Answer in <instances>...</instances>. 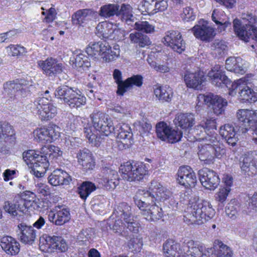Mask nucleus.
Returning <instances> with one entry per match:
<instances>
[{
  "instance_id": "nucleus-35",
  "label": "nucleus",
  "mask_w": 257,
  "mask_h": 257,
  "mask_svg": "<svg viewBox=\"0 0 257 257\" xmlns=\"http://www.w3.org/2000/svg\"><path fill=\"white\" fill-rule=\"evenodd\" d=\"M129 38L132 43L140 48L148 47L152 44L150 38L145 34L140 32L131 33Z\"/></svg>"
},
{
  "instance_id": "nucleus-53",
  "label": "nucleus",
  "mask_w": 257,
  "mask_h": 257,
  "mask_svg": "<svg viewBox=\"0 0 257 257\" xmlns=\"http://www.w3.org/2000/svg\"><path fill=\"white\" fill-rule=\"evenodd\" d=\"M108 24L106 22H102L99 23L96 27L97 36L102 38H107L108 35L107 32Z\"/></svg>"
},
{
  "instance_id": "nucleus-43",
  "label": "nucleus",
  "mask_w": 257,
  "mask_h": 257,
  "mask_svg": "<svg viewBox=\"0 0 257 257\" xmlns=\"http://www.w3.org/2000/svg\"><path fill=\"white\" fill-rule=\"evenodd\" d=\"M143 77L140 75H133L125 79L124 89L125 92L131 89L134 85L141 87L143 84Z\"/></svg>"
},
{
  "instance_id": "nucleus-14",
  "label": "nucleus",
  "mask_w": 257,
  "mask_h": 257,
  "mask_svg": "<svg viewBox=\"0 0 257 257\" xmlns=\"http://www.w3.org/2000/svg\"><path fill=\"white\" fill-rule=\"evenodd\" d=\"M115 128L116 133L112 134H117V147L120 150L128 148L133 144L132 130L127 124L123 123L117 125Z\"/></svg>"
},
{
  "instance_id": "nucleus-38",
  "label": "nucleus",
  "mask_w": 257,
  "mask_h": 257,
  "mask_svg": "<svg viewBox=\"0 0 257 257\" xmlns=\"http://www.w3.org/2000/svg\"><path fill=\"white\" fill-rule=\"evenodd\" d=\"M180 250H181L180 245L172 239L167 240L163 244L164 252L174 257H175L177 253L179 255H183V254L179 253Z\"/></svg>"
},
{
  "instance_id": "nucleus-4",
  "label": "nucleus",
  "mask_w": 257,
  "mask_h": 257,
  "mask_svg": "<svg viewBox=\"0 0 257 257\" xmlns=\"http://www.w3.org/2000/svg\"><path fill=\"white\" fill-rule=\"evenodd\" d=\"M90 117L93 125H87L84 127V136L95 147L104 146L105 141L108 140L107 137L112 133H116L115 128L107 115L101 111H94Z\"/></svg>"
},
{
  "instance_id": "nucleus-2",
  "label": "nucleus",
  "mask_w": 257,
  "mask_h": 257,
  "mask_svg": "<svg viewBox=\"0 0 257 257\" xmlns=\"http://www.w3.org/2000/svg\"><path fill=\"white\" fill-rule=\"evenodd\" d=\"M213 84L217 87L224 84L229 88V94L235 95L238 93L239 99L244 102L252 103L257 101L256 93L251 88V84L245 78H241L231 83V80L220 69L219 65L215 66L208 73Z\"/></svg>"
},
{
  "instance_id": "nucleus-55",
  "label": "nucleus",
  "mask_w": 257,
  "mask_h": 257,
  "mask_svg": "<svg viewBox=\"0 0 257 257\" xmlns=\"http://www.w3.org/2000/svg\"><path fill=\"white\" fill-rule=\"evenodd\" d=\"M230 191V188H225L224 187L220 188L219 191L215 194V200L223 204L226 201Z\"/></svg>"
},
{
  "instance_id": "nucleus-63",
  "label": "nucleus",
  "mask_w": 257,
  "mask_h": 257,
  "mask_svg": "<svg viewBox=\"0 0 257 257\" xmlns=\"http://www.w3.org/2000/svg\"><path fill=\"white\" fill-rule=\"evenodd\" d=\"M246 67L245 65V61L241 58V61L239 62H236L234 65L233 71L234 73L237 74H243L246 72Z\"/></svg>"
},
{
  "instance_id": "nucleus-44",
  "label": "nucleus",
  "mask_w": 257,
  "mask_h": 257,
  "mask_svg": "<svg viewBox=\"0 0 257 257\" xmlns=\"http://www.w3.org/2000/svg\"><path fill=\"white\" fill-rule=\"evenodd\" d=\"M170 126L164 121L158 123L156 126L157 137L162 141L166 140V137L169 132Z\"/></svg>"
},
{
  "instance_id": "nucleus-26",
  "label": "nucleus",
  "mask_w": 257,
  "mask_h": 257,
  "mask_svg": "<svg viewBox=\"0 0 257 257\" xmlns=\"http://www.w3.org/2000/svg\"><path fill=\"white\" fill-rule=\"evenodd\" d=\"M48 181L53 186L67 185L74 183L76 180L73 179L66 171L61 169L55 170L48 177Z\"/></svg>"
},
{
  "instance_id": "nucleus-50",
  "label": "nucleus",
  "mask_w": 257,
  "mask_h": 257,
  "mask_svg": "<svg viewBox=\"0 0 257 257\" xmlns=\"http://www.w3.org/2000/svg\"><path fill=\"white\" fill-rule=\"evenodd\" d=\"M183 132L179 131L178 129H173L171 127L170 128L168 135L166 137V140L169 143H175L181 140L182 137Z\"/></svg>"
},
{
  "instance_id": "nucleus-60",
  "label": "nucleus",
  "mask_w": 257,
  "mask_h": 257,
  "mask_svg": "<svg viewBox=\"0 0 257 257\" xmlns=\"http://www.w3.org/2000/svg\"><path fill=\"white\" fill-rule=\"evenodd\" d=\"M132 12V8L130 5L123 4L120 9L118 8V16H133Z\"/></svg>"
},
{
  "instance_id": "nucleus-57",
  "label": "nucleus",
  "mask_w": 257,
  "mask_h": 257,
  "mask_svg": "<svg viewBox=\"0 0 257 257\" xmlns=\"http://www.w3.org/2000/svg\"><path fill=\"white\" fill-rule=\"evenodd\" d=\"M52 104L47 97L43 96L37 98L32 104L34 108H36L38 111L42 109L44 106Z\"/></svg>"
},
{
  "instance_id": "nucleus-17",
  "label": "nucleus",
  "mask_w": 257,
  "mask_h": 257,
  "mask_svg": "<svg viewBox=\"0 0 257 257\" xmlns=\"http://www.w3.org/2000/svg\"><path fill=\"white\" fill-rule=\"evenodd\" d=\"M199 97L203 99L205 103L209 105L216 115L222 114L227 105L225 99L212 93L200 95Z\"/></svg>"
},
{
  "instance_id": "nucleus-18",
  "label": "nucleus",
  "mask_w": 257,
  "mask_h": 257,
  "mask_svg": "<svg viewBox=\"0 0 257 257\" xmlns=\"http://www.w3.org/2000/svg\"><path fill=\"white\" fill-rule=\"evenodd\" d=\"M117 213L120 217L124 220V225L130 231L138 233L139 231V224L133 219L131 212V207L125 203H122L117 208Z\"/></svg>"
},
{
  "instance_id": "nucleus-48",
  "label": "nucleus",
  "mask_w": 257,
  "mask_h": 257,
  "mask_svg": "<svg viewBox=\"0 0 257 257\" xmlns=\"http://www.w3.org/2000/svg\"><path fill=\"white\" fill-rule=\"evenodd\" d=\"M211 48L214 54L222 55L226 51L227 46L224 41L215 40L212 44Z\"/></svg>"
},
{
  "instance_id": "nucleus-1",
  "label": "nucleus",
  "mask_w": 257,
  "mask_h": 257,
  "mask_svg": "<svg viewBox=\"0 0 257 257\" xmlns=\"http://www.w3.org/2000/svg\"><path fill=\"white\" fill-rule=\"evenodd\" d=\"M169 195V191L159 182L153 180L149 190H139L133 199L144 218L150 222L156 221L163 216L162 209L157 203L166 200Z\"/></svg>"
},
{
  "instance_id": "nucleus-61",
  "label": "nucleus",
  "mask_w": 257,
  "mask_h": 257,
  "mask_svg": "<svg viewBox=\"0 0 257 257\" xmlns=\"http://www.w3.org/2000/svg\"><path fill=\"white\" fill-rule=\"evenodd\" d=\"M10 49L13 56H23L27 53L26 49L20 45H11Z\"/></svg>"
},
{
  "instance_id": "nucleus-24",
  "label": "nucleus",
  "mask_w": 257,
  "mask_h": 257,
  "mask_svg": "<svg viewBox=\"0 0 257 257\" xmlns=\"http://www.w3.org/2000/svg\"><path fill=\"white\" fill-rule=\"evenodd\" d=\"M76 157L78 162L82 166V171L86 173H90L95 165L91 152L86 149L80 150L77 154Z\"/></svg>"
},
{
  "instance_id": "nucleus-54",
  "label": "nucleus",
  "mask_w": 257,
  "mask_h": 257,
  "mask_svg": "<svg viewBox=\"0 0 257 257\" xmlns=\"http://www.w3.org/2000/svg\"><path fill=\"white\" fill-rule=\"evenodd\" d=\"M135 28L139 31H143L146 33H150L154 31V27L147 21L136 22Z\"/></svg>"
},
{
  "instance_id": "nucleus-51",
  "label": "nucleus",
  "mask_w": 257,
  "mask_h": 257,
  "mask_svg": "<svg viewBox=\"0 0 257 257\" xmlns=\"http://www.w3.org/2000/svg\"><path fill=\"white\" fill-rule=\"evenodd\" d=\"M215 243H217L219 246L217 254V257H231L232 256V252L226 245L219 240H216Z\"/></svg>"
},
{
  "instance_id": "nucleus-45",
  "label": "nucleus",
  "mask_w": 257,
  "mask_h": 257,
  "mask_svg": "<svg viewBox=\"0 0 257 257\" xmlns=\"http://www.w3.org/2000/svg\"><path fill=\"white\" fill-rule=\"evenodd\" d=\"M49 160L46 153H43L42 148L41 151L38 152L36 162H35L33 165L35 167H41L43 168L48 169L50 165Z\"/></svg>"
},
{
  "instance_id": "nucleus-8",
  "label": "nucleus",
  "mask_w": 257,
  "mask_h": 257,
  "mask_svg": "<svg viewBox=\"0 0 257 257\" xmlns=\"http://www.w3.org/2000/svg\"><path fill=\"white\" fill-rule=\"evenodd\" d=\"M148 165L142 162H127L119 167V172L124 180L130 182L142 180L148 173Z\"/></svg>"
},
{
  "instance_id": "nucleus-47",
  "label": "nucleus",
  "mask_w": 257,
  "mask_h": 257,
  "mask_svg": "<svg viewBox=\"0 0 257 257\" xmlns=\"http://www.w3.org/2000/svg\"><path fill=\"white\" fill-rule=\"evenodd\" d=\"M110 228L114 232L118 233V234L122 237H124L126 239H128L129 234L127 231L124 230V225L121 220H116L112 225H109Z\"/></svg>"
},
{
  "instance_id": "nucleus-19",
  "label": "nucleus",
  "mask_w": 257,
  "mask_h": 257,
  "mask_svg": "<svg viewBox=\"0 0 257 257\" xmlns=\"http://www.w3.org/2000/svg\"><path fill=\"white\" fill-rule=\"evenodd\" d=\"M164 42L174 51L181 54L185 49V43L178 31H169L164 37Z\"/></svg>"
},
{
  "instance_id": "nucleus-20",
  "label": "nucleus",
  "mask_w": 257,
  "mask_h": 257,
  "mask_svg": "<svg viewBox=\"0 0 257 257\" xmlns=\"http://www.w3.org/2000/svg\"><path fill=\"white\" fill-rule=\"evenodd\" d=\"M199 23L200 25L194 26L191 31L196 38L209 42L215 36L214 29L208 26L207 22L203 19L200 20Z\"/></svg>"
},
{
  "instance_id": "nucleus-31",
  "label": "nucleus",
  "mask_w": 257,
  "mask_h": 257,
  "mask_svg": "<svg viewBox=\"0 0 257 257\" xmlns=\"http://www.w3.org/2000/svg\"><path fill=\"white\" fill-rule=\"evenodd\" d=\"M20 230V239L21 242L25 244H32L36 237V230L32 226H28L25 223L18 225Z\"/></svg>"
},
{
  "instance_id": "nucleus-64",
  "label": "nucleus",
  "mask_w": 257,
  "mask_h": 257,
  "mask_svg": "<svg viewBox=\"0 0 257 257\" xmlns=\"http://www.w3.org/2000/svg\"><path fill=\"white\" fill-rule=\"evenodd\" d=\"M79 139L78 138L68 137L66 138L65 146L68 149L75 148L79 146Z\"/></svg>"
},
{
  "instance_id": "nucleus-39",
  "label": "nucleus",
  "mask_w": 257,
  "mask_h": 257,
  "mask_svg": "<svg viewBox=\"0 0 257 257\" xmlns=\"http://www.w3.org/2000/svg\"><path fill=\"white\" fill-rule=\"evenodd\" d=\"M38 112L42 120H48L56 116L57 113V109L56 107L52 104L44 106L43 108Z\"/></svg>"
},
{
  "instance_id": "nucleus-16",
  "label": "nucleus",
  "mask_w": 257,
  "mask_h": 257,
  "mask_svg": "<svg viewBox=\"0 0 257 257\" xmlns=\"http://www.w3.org/2000/svg\"><path fill=\"white\" fill-rule=\"evenodd\" d=\"M199 180L203 187L209 190H214L220 183L217 174L212 170L204 168L198 171Z\"/></svg>"
},
{
  "instance_id": "nucleus-29",
  "label": "nucleus",
  "mask_w": 257,
  "mask_h": 257,
  "mask_svg": "<svg viewBox=\"0 0 257 257\" xmlns=\"http://www.w3.org/2000/svg\"><path fill=\"white\" fill-rule=\"evenodd\" d=\"M0 245L2 249L8 254L15 255L20 252V243L11 236H6L2 237Z\"/></svg>"
},
{
  "instance_id": "nucleus-9",
  "label": "nucleus",
  "mask_w": 257,
  "mask_h": 257,
  "mask_svg": "<svg viewBox=\"0 0 257 257\" xmlns=\"http://www.w3.org/2000/svg\"><path fill=\"white\" fill-rule=\"evenodd\" d=\"M243 20L247 21V23L243 24L238 19L233 20V25L235 34L240 40L245 42L249 41L250 39L257 41V27L253 25L257 21V17H250L249 20L244 18Z\"/></svg>"
},
{
  "instance_id": "nucleus-15",
  "label": "nucleus",
  "mask_w": 257,
  "mask_h": 257,
  "mask_svg": "<svg viewBox=\"0 0 257 257\" xmlns=\"http://www.w3.org/2000/svg\"><path fill=\"white\" fill-rule=\"evenodd\" d=\"M177 182L185 188L193 187L197 180L196 174L192 168L187 165L181 166L177 172Z\"/></svg>"
},
{
  "instance_id": "nucleus-30",
  "label": "nucleus",
  "mask_w": 257,
  "mask_h": 257,
  "mask_svg": "<svg viewBox=\"0 0 257 257\" xmlns=\"http://www.w3.org/2000/svg\"><path fill=\"white\" fill-rule=\"evenodd\" d=\"M210 135L203 127L201 123L197 124L194 127L189 130V131L185 135V137L190 142L204 141L207 142V137Z\"/></svg>"
},
{
  "instance_id": "nucleus-23",
  "label": "nucleus",
  "mask_w": 257,
  "mask_h": 257,
  "mask_svg": "<svg viewBox=\"0 0 257 257\" xmlns=\"http://www.w3.org/2000/svg\"><path fill=\"white\" fill-rule=\"evenodd\" d=\"M184 81L189 88L195 89H201L203 86L205 78L203 71L200 70L193 72L187 71L184 76Z\"/></svg>"
},
{
  "instance_id": "nucleus-21",
  "label": "nucleus",
  "mask_w": 257,
  "mask_h": 257,
  "mask_svg": "<svg viewBox=\"0 0 257 257\" xmlns=\"http://www.w3.org/2000/svg\"><path fill=\"white\" fill-rule=\"evenodd\" d=\"M48 218L50 221L56 225H63L71 219L69 209L63 206H56L54 211L50 212Z\"/></svg>"
},
{
  "instance_id": "nucleus-3",
  "label": "nucleus",
  "mask_w": 257,
  "mask_h": 257,
  "mask_svg": "<svg viewBox=\"0 0 257 257\" xmlns=\"http://www.w3.org/2000/svg\"><path fill=\"white\" fill-rule=\"evenodd\" d=\"M236 117L237 120L234 126L227 123L220 128V135L232 147L236 145L240 134L245 133L248 128L254 127L257 123V110H239L236 113Z\"/></svg>"
},
{
  "instance_id": "nucleus-10",
  "label": "nucleus",
  "mask_w": 257,
  "mask_h": 257,
  "mask_svg": "<svg viewBox=\"0 0 257 257\" xmlns=\"http://www.w3.org/2000/svg\"><path fill=\"white\" fill-rule=\"evenodd\" d=\"M4 88L5 92L14 97H25L35 90V86L28 81L24 79H16L9 81L4 83Z\"/></svg>"
},
{
  "instance_id": "nucleus-46",
  "label": "nucleus",
  "mask_w": 257,
  "mask_h": 257,
  "mask_svg": "<svg viewBox=\"0 0 257 257\" xmlns=\"http://www.w3.org/2000/svg\"><path fill=\"white\" fill-rule=\"evenodd\" d=\"M130 239L128 241L127 246L130 250L132 252H140L143 246V240L142 238L131 237L129 235L128 239Z\"/></svg>"
},
{
  "instance_id": "nucleus-49",
  "label": "nucleus",
  "mask_w": 257,
  "mask_h": 257,
  "mask_svg": "<svg viewBox=\"0 0 257 257\" xmlns=\"http://www.w3.org/2000/svg\"><path fill=\"white\" fill-rule=\"evenodd\" d=\"M42 151L43 153H46L49 159L51 157L57 158L62 154V152L59 148L53 145L45 146L42 147Z\"/></svg>"
},
{
  "instance_id": "nucleus-5",
  "label": "nucleus",
  "mask_w": 257,
  "mask_h": 257,
  "mask_svg": "<svg viewBox=\"0 0 257 257\" xmlns=\"http://www.w3.org/2000/svg\"><path fill=\"white\" fill-rule=\"evenodd\" d=\"M119 46L115 45L113 49L106 41L91 42L86 47L85 52L94 60L100 57L103 61L109 62L115 60L119 56Z\"/></svg>"
},
{
  "instance_id": "nucleus-28",
  "label": "nucleus",
  "mask_w": 257,
  "mask_h": 257,
  "mask_svg": "<svg viewBox=\"0 0 257 257\" xmlns=\"http://www.w3.org/2000/svg\"><path fill=\"white\" fill-rule=\"evenodd\" d=\"M174 123L176 126H180L183 130L184 135H186L189 130L194 124L195 118L192 113H180L176 115Z\"/></svg>"
},
{
  "instance_id": "nucleus-37",
  "label": "nucleus",
  "mask_w": 257,
  "mask_h": 257,
  "mask_svg": "<svg viewBox=\"0 0 257 257\" xmlns=\"http://www.w3.org/2000/svg\"><path fill=\"white\" fill-rule=\"evenodd\" d=\"M97 187L94 183L90 181H84L77 188V192L80 197L84 201L86 200L89 195L96 190Z\"/></svg>"
},
{
  "instance_id": "nucleus-13",
  "label": "nucleus",
  "mask_w": 257,
  "mask_h": 257,
  "mask_svg": "<svg viewBox=\"0 0 257 257\" xmlns=\"http://www.w3.org/2000/svg\"><path fill=\"white\" fill-rule=\"evenodd\" d=\"M60 128L54 124H49L46 127L34 131L35 139L42 143H51L59 137Z\"/></svg>"
},
{
  "instance_id": "nucleus-25",
  "label": "nucleus",
  "mask_w": 257,
  "mask_h": 257,
  "mask_svg": "<svg viewBox=\"0 0 257 257\" xmlns=\"http://www.w3.org/2000/svg\"><path fill=\"white\" fill-rule=\"evenodd\" d=\"M239 165L241 170L248 176L257 173V156H254L252 153H248L241 157Z\"/></svg>"
},
{
  "instance_id": "nucleus-59",
  "label": "nucleus",
  "mask_w": 257,
  "mask_h": 257,
  "mask_svg": "<svg viewBox=\"0 0 257 257\" xmlns=\"http://www.w3.org/2000/svg\"><path fill=\"white\" fill-rule=\"evenodd\" d=\"M15 204L18 211L24 212L27 208L26 200L22 198L21 196L18 194L14 199Z\"/></svg>"
},
{
  "instance_id": "nucleus-41",
  "label": "nucleus",
  "mask_w": 257,
  "mask_h": 257,
  "mask_svg": "<svg viewBox=\"0 0 257 257\" xmlns=\"http://www.w3.org/2000/svg\"><path fill=\"white\" fill-rule=\"evenodd\" d=\"M119 6L117 4H108L101 7L99 16H118Z\"/></svg>"
},
{
  "instance_id": "nucleus-22",
  "label": "nucleus",
  "mask_w": 257,
  "mask_h": 257,
  "mask_svg": "<svg viewBox=\"0 0 257 257\" xmlns=\"http://www.w3.org/2000/svg\"><path fill=\"white\" fill-rule=\"evenodd\" d=\"M101 173L102 185L107 190H113L119 183L118 175L117 171L111 167H103Z\"/></svg>"
},
{
  "instance_id": "nucleus-58",
  "label": "nucleus",
  "mask_w": 257,
  "mask_h": 257,
  "mask_svg": "<svg viewBox=\"0 0 257 257\" xmlns=\"http://www.w3.org/2000/svg\"><path fill=\"white\" fill-rule=\"evenodd\" d=\"M204 130L207 132L210 130H216V119L213 118L204 119L201 122Z\"/></svg>"
},
{
  "instance_id": "nucleus-11",
  "label": "nucleus",
  "mask_w": 257,
  "mask_h": 257,
  "mask_svg": "<svg viewBox=\"0 0 257 257\" xmlns=\"http://www.w3.org/2000/svg\"><path fill=\"white\" fill-rule=\"evenodd\" d=\"M39 247L44 252H52L54 250L65 252L68 249L66 240L60 236L44 234L40 237Z\"/></svg>"
},
{
  "instance_id": "nucleus-52",
  "label": "nucleus",
  "mask_w": 257,
  "mask_h": 257,
  "mask_svg": "<svg viewBox=\"0 0 257 257\" xmlns=\"http://www.w3.org/2000/svg\"><path fill=\"white\" fill-rule=\"evenodd\" d=\"M38 152L39 151L32 150L23 152V158L28 165L30 164L31 166H33L35 162H36Z\"/></svg>"
},
{
  "instance_id": "nucleus-27",
  "label": "nucleus",
  "mask_w": 257,
  "mask_h": 257,
  "mask_svg": "<svg viewBox=\"0 0 257 257\" xmlns=\"http://www.w3.org/2000/svg\"><path fill=\"white\" fill-rule=\"evenodd\" d=\"M205 247L202 244L192 240L185 241L180 250V254L191 255V256H199L201 252L204 251Z\"/></svg>"
},
{
  "instance_id": "nucleus-36",
  "label": "nucleus",
  "mask_w": 257,
  "mask_h": 257,
  "mask_svg": "<svg viewBox=\"0 0 257 257\" xmlns=\"http://www.w3.org/2000/svg\"><path fill=\"white\" fill-rule=\"evenodd\" d=\"M154 93L156 97L162 102H170L173 96L172 89L167 85L156 88Z\"/></svg>"
},
{
  "instance_id": "nucleus-12",
  "label": "nucleus",
  "mask_w": 257,
  "mask_h": 257,
  "mask_svg": "<svg viewBox=\"0 0 257 257\" xmlns=\"http://www.w3.org/2000/svg\"><path fill=\"white\" fill-rule=\"evenodd\" d=\"M37 64L43 74L52 79L58 76L63 70V64L52 57L48 58L45 60H39Z\"/></svg>"
},
{
  "instance_id": "nucleus-42",
  "label": "nucleus",
  "mask_w": 257,
  "mask_h": 257,
  "mask_svg": "<svg viewBox=\"0 0 257 257\" xmlns=\"http://www.w3.org/2000/svg\"><path fill=\"white\" fill-rule=\"evenodd\" d=\"M211 151H212L211 144L206 142L205 145L200 148L198 153L199 159L202 161L211 160L214 157Z\"/></svg>"
},
{
  "instance_id": "nucleus-6",
  "label": "nucleus",
  "mask_w": 257,
  "mask_h": 257,
  "mask_svg": "<svg viewBox=\"0 0 257 257\" xmlns=\"http://www.w3.org/2000/svg\"><path fill=\"white\" fill-rule=\"evenodd\" d=\"M187 211L190 213L192 223L201 224L213 218L215 211L207 201L198 199L189 203Z\"/></svg>"
},
{
  "instance_id": "nucleus-32",
  "label": "nucleus",
  "mask_w": 257,
  "mask_h": 257,
  "mask_svg": "<svg viewBox=\"0 0 257 257\" xmlns=\"http://www.w3.org/2000/svg\"><path fill=\"white\" fill-rule=\"evenodd\" d=\"M210 133L211 135H208L206 139L207 140V143L211 144L212 156L214 155L217 158H221L225 153L224 146L217 140V135L216 133H212L211 132Z\"/></svg>"
},
{
  "instance_id": "nucleus-34",
  "label": "nucleus",
  "mask_w": 257,
  "mask_h": 257,
  "mask_svg": "<svg viewBox=\"0 0 257 257\" xmlns=\"http://www.w3.org/2000/svg\"><path fill=\"white\" fill-rule=\"evenodd\" d=\"M70 61L72 62L73 67L78 71L85 70L91 66L88 56L82 53H79L73 57H71Z\"/></svg>"
},
{
  "instance_id": "nucleus-40",
  "label": "nucleus",
  "mask_w": 257,
  "mask_h": 257,
  "mask_svg": "<svg viewBox=\"0 0 257 257\" xmlns=\"http://www.w3.org/2000/svg\"><path fill=\"white\" fill-rule=\"evenodd\" d=\"M112 76L115 82L117 85L116 93L118 95H123L125 92V90L124 89L125 80L124 81L122 80L121 72L117 69H115L113 70Z\"/></svg>"
},
{
  "instance_id": "nucleus-62",
  "label": "nucleus",
  "mask_w": 257,
  "mask_h": 257,
  "mask_svg": "<svg viewBox=\"0 0 257 257\" xmlns=\"http://www.w3.org/2000/svg\"><path fill=\"white\" fill-rule=\"evenodd\" d=\"M30 168H31L30 173L38 178L42 177L48 169L41 167H35L34 165L30 166Z\"/></svg>"
},
{
  "instance_id": "nucleus-7",
  "label": "nucleus",
  "mask_w": 257,
  "mask_h": 257,
  "mask_svg": "<svg viewBox=\"0 0 257 257\" xmlns=\"http://www.w3.org/2000/svg\"><path fill=\"white\" fill-rule=\"evenodd\" d=\"M55 97L70 108H78L86 104V97L76 87L63 85L58 87L54 92Z\"/></svg>"
},
{
  "instance_id": "nucleus-33",
  "label": "nucleus",
  "mask_w": 257,
  "mask_h": 257,
  "mask_svg": "<svg viewBox=\"0 0 257 257\" xmlns=\"http://www.w3.org/2000/svg\"><path fill=\"white\" fill-rule=\"evenodd\" d=\"M0 140H5L9 143H14L16 140L15 130L7 122H0Z\"/></svg>"
},
{
  "instance_id": "nucleus-56",
  "label": "nucleus",
  "mask_w": 257,
  "mask_h": 257,
  "mask_svg": "<svg viewBox=\"0 0 257 257\" xmlns=\"http://www.w3.org/2000/svg\"><path fill=\"white\" fill-rule=\"evenodd\" d=\"M93 234V229L91 228L82 229L78 234L77 239L79 241H86L90 239Z\"/></svg>"
}]
</instances>
